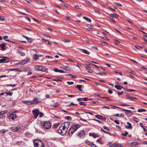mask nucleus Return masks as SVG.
Masks as SVG:
<instances>
[{
    "label": "nucleus",
    "instance_id": "nucleus-18",
    "mask_svg": "<svg viewBox=\"0 0 147 147\" xmlns=\"http://www.w3.org/2000/svg\"><path fill=\"white\" fill-rule=\"evenodd\" d=\"M23 103L27 104L28 105H32V102L31 101H27V100H23L22 101Z\"/></svg>",
    "mask_w": 147,
    "mask_h": 147
},
{
    "label": "nucleus",
    "instance_id": "nucleus-25",
    "mask_svg": "<svg viewBox=\"0 0 147 147\" xmlns=\"http://www.w3.org/2000/svg\"><path fill=\"white\" fill-rule=\"evenodd\" d=\"M82 52L83 53H84L86 54L89 55L90 53V52H89V51H87V50H86L85 49H82Z\"/></svg>",
    "mask_w": 147,
    "mask_h": 147
},
{
    "label": "nucleus",
    "instance_id": "nucleus-29",
    "mask_svg": "<svg viewBox=\"0 0 147 147\" xmlns=\"http://www.w3.org/2000/svg\"><path fill=\"white\" fill-rule=\"evenodd\" d=\"M110 17H114L117 18L118 17V16L117 14H111Z\"/></svg>",
    "mask_w": 147,
    "mask_h": 147
},
{
    "label": "nucleus",
    "instance_id": "nucleus-39",
    "mask_svg": "<svg viewBox=\"0 0 147 147\" xmlns=\"http://www.w3.org/2000/svg\"><path fill=\"white\" fill-rule=\"evenodd\" d=\"M7 130L5 129H3L0 130V132L2 133L3 134H4L6 132Z\"/></svg>",
    "mask_w": 147,
    "mask_h": 147
},
{
    "label": "nucleus",
    "instance_id": "nucleus-56",
    "mask_svg": "<svg viewBox=\"0 0 147 147\" xmlns=\"http://www.w3.org/2000/svg\"><path fill=\"white\" fill-rule=\"evenodd\" d=\"M11 2L12 3V4H14V5H16L17 3L15 1H13V0L11 1Z\"/></svg>",
    "mask_w": 147,
    "mask_h": 147
},
{
    "label": "nucleus",
    "instance_id": "nucleus-54",
    "mask_svg": "<svg viewBox=\"0 0 147 147\" xmlns=\"http://www.w3.org/2000/svg\"><path fill=\"white\" fill-rule=\"evenodd\" d=\"M46 58H48V59H51V58H53V57L50 56H48V55H47L46 56Z\"/></svg>",
    "mask_w": 147,
    "mask_h": 147
},
{
    "label": "nucleus",
    "instance_id": "nucleus-32",
    "mask_svg": "<svg viewBox=\"0 0 147 147\" xmlns=\"http://www.w3.org/2000/svg\"><path fill=\"white\" fill-rule=\"evenodd\" d=\"M83 18L84 19L86 20L87 21H88L89 22H91V20L89 18L84 16L83 17Z\"/></svg>",
    "mask_w": 147,
    "mask_h": 147
},
{
    "label": "nucleus",
    "instance_id": "nucleus-17",
    "mask_svg": "<svg viewBox=\"0 0 147 147\" xmlns=\"http://www.w3.org/2000/svg\"><path fill=\"white\" fill-rule=\"evenodd\" d=\"M0 46L1 48V50L2 51H4L6 49V48H5V44L2 43L0 45Z\"/></svg>",
    "mask_w": 147,
    "mask_h": 147
},
{
    "label": "nucleus",
    "instance_id": "nucleus-12",
    "mask_svg": "<svg viewBox=\"0 0 147 147\" xmlns=\"http://www.w3.org/2000/svg\"><path fill=\"white\" fill-rule=\"evenodd\" d=\"M32 112L33 113L34 117L35 119L36 118L39 114L38 110L37 109L33 110L32 111Z\"/></svg>",
    "mask_w": 147,
    "mask_h": 147
},
{
    "label": "nucleus",
    "instance_id": "nucleus-63",
    "mask_svg": "<svg viewBox=\"0 0 147 147\" xmlns=\"http://www.w3.org/2000/svg\"><path fill=\"white\" fill-rule=\"evenodd\" d=\"M5 113V111H3L1 112H0V115H3Z\"/></svg>",
    "mask_w": 147,
    "mask_h": 147
},
{
    "label": "nucleus",
    "instance_id": "nucleus-47",
    "mask_svg": "<svg viewBox=\"0 0 147 147\" xmlns=\"http://www.w3.org/2000/svg\"><path fill=\"white\" fill-rule=\"evenodd\" d=\"M59 105V104L58 103H56L55 104H54L53 105V106L54 107H57Z\"/></svg>",
    "mask_w": 147,
    "mask_h": 147
},
{
    "label": "nucleus",
    "instance_id": "nucleus-43",
    "mask_svg": "<svg viewBox=\"0 0 147 147\" xmlns=\"http://www.w3.org/2000/svg\"><path fill=\"white\" fill-rule=\"evenodd\" d=\"M16 86V84H7V86L8 87L9 86H12L13 87H14Z\"/></svg>",
    "mask_w": 147,
    "mask_h": 147
},
{
    "label": "nucleus",
    "instance_id": "nucleus-13",
    "mask_svg": "<svg viewBox=\"0 0 147 147\" xmlns=\"http://www.w3.org/2000/svg\"><path fill=\"white\" fill-rule=\"evenodd\" d=\"M121 145L119 144H111L109 147H121Z\"/></svg>",
    "mask_w": 147,
    "mask_h": 147
},
{
    "label": "nucleus",
    "instance_id": "nucleus-59",
    "mask_svg": "<svg viewBox=\"0 0 147 147\" xmlns=\"http://www.w3.org/2000/svg\"><path fill=\"white\" fill-rule=\"evenodd\" d=\"M114 121L115 123H116L117 124H119V121H117V120H114Z\"/></svg>",
    "mask_w": 147,
    "mask_h": 147
},
{
    "label": "nucleus",
    "instance_id": "nucleus-55",
    "mask_svg": "<svg viewBox=\"0 0 147 147\" xmlns=\"http://www.w3.org/2000/svg\"><path fill=\"white\" fill-rule=\"evenodd\" d=\"M111 106H112V107H111V109H115V108H119V109L120 108H119V107H118L116 106H112V105H111Z\"/></svg>",
    "mask_w": 147,
    "mask_h": 147
},
{
    "label": "nucleus",
    "instance_id": "nucleus-33",
    "mask_svg": "<svg viewBox=\"0 0 147 147\" xmlns=\"http://www.w3.org/2000/svg\"><path fill=\"white\" fill-rule=\"evenodd\" d=\"M76 87L79 89L80 91H82V90L81 89L82 85H77Z\"/></svg>",
    "mask_w": 147,
    "mask_h": 147
},
{
    "label": "nucleus",
    "instance_id": "nucleus-48",
    "mask_svg": "<svg viewBox=\"0 0 147 147\" xmlns=\"http://www.w3.org/2000/svg\"><path fill=\"white\" fill-rule=\"evenodd\" d=\"M110 18L111 19L112 21L114 23L115 22V20L113 19V18L112 17H110Z\"/></svg>",
    "mask_w": 147,
    "mask_h": 147
},
{
    "label": "nucleus",
    "instance_id": "nucleus-3",
    "mask_svg": "<svg viewBox=\"0 0 147 147\" xmlns=\"http://www.w3.org/2000/svg\"><path fill=\"white\" fill-rule=\"evenodd\" d=\"M41 127L46 129H49L51 126V123L48 121H43L41 122Z\"/></svg>",
    "mask_w": 147,
    "mask_h": 147
},
{
    "label": "nucleus",
    "instance_id": "nucleus-10",
    "mask_svg": "<svg viewBox=\"0 0 147 147\" xmlns=\"http://www.w3.org/2000/svg\"><path fill=\"white\" fill-rule=\"evenodd\" d=\"M85 135V132L83 130H81L80 132H78L76 136L78 137H80L83 136Z\"/></svg>",
    "mask_w": 147,
    "mask_h": 147
},
{
    "label": "nucleus",
    "instance_id": "nucleus-8",
    "mask_svg": "<svg viewBox=\"0 0 147 147\" xmlns=\"http://www.w3.org/2000/svg\"><path fill=\"white\" fill-rule=\"evenodd\" d=\"M2 58V59H0V63L8 62L10 61V59L7 57H3Z\"/></svg>",
    "mask_w": 147,
    "mask_h": 147
},
{
    "label": "nucleus",
    "instance_id": "nucleus-46",
    "mask_svg": "<svg viewBox=\"0 0 147 147\" xmlns=\"http://www.w3.org/2000/svg\"><path fill=\"white\" fill-rule=\"evenodd\" d=\"M93 50L96 51H97L98 50V49L95 47H93L92 48Z\"/></svg>",
    "mask_w": 147,
    "mask_h": 147
},
{
    "label": "nucleus",
    "instance_id": "nucleus-30",
    "mask_svg": "<svg viewBox=\"0 0 147 147\" xmlns=\"http://www.w3.org/2000/svg\"><path fill=\"white\" fill-rule=\"evenodd\" d=\"M115 87L118 90H121V87L120 85H115Z\"/></svg>",
    "mask_w": 147,
    "mask_h": 147
},
{
    "label": "nucleus",
    "instance_id": "nucleus-41",
    "mask_svg": "<svg viewBox=\"0 0 147 147\" xmlns=\"http://www.w3.org/2000/svg\"><path fill=\"white\" fill-rule=\"evenodd\" d=\"M96 74H99V75H102L103 74L106 75V74L105 73L103 72H99V73H96Z\"/></svg>",
    "mask_w": 147,
    "mask_h": 147
},
{
    "label": "nucleus",
    "instance_id": "nucleus-44",
    "mask_svg": "<svg viewBox=\"0 0 147 147\" xmlns=\"http://www.w3.org/2000/svg\"><path fill=\"white\" fill-rule=\"evenodd\" d=\"M10 70L11 71H19L20 70L19 69H16V68L11 69H10Z\"/></svg>",
    "mask_w": 147,
    "mask_h": 147
},
{
    "label": "nucleus",
    "instance_id": "nucleus-22",
    "mask_svg": "<svg viewBox=\"0 0 147 147\" xmlns=\"http://www.w3.org/2000/svg\"><path fill=\"white\" fill-rule=\"evenodd\" d=\"M126 95L128 97V98H129L132 100H134V99H136V98L135 97H134L131 96L129 94H126Z\"/></svg>",
    "mask_w": 147,
    "mask_h": 147
},
{
    "label": "nucleus",
    "instance_id": "nucleus-4",
    "mask_svg": "<svg viewBox=\"0 0 147 147\" xmlns=\"http://www.w3.org/2000/svg\"><path fill=\"white\" fill-rule=\"evenodd\" d=\"M34 147H45L43 143L41 140H35L34 142Z\"/></svg>",
    "mask_w": 147,
    "mask_h": 147
},
{
    "label": "nucleus",
    "instance_id": "nucleus-21",
    "mask_svg": "<svg viewBox=\"0 0 147 147\" xmlns=\"http://www.w3.org/2000/svg\"><path fill=\"white\" fill-rule=\"evenodd\" d=\"M96 142L101 144H103L104 143L103 141L101 138H100L98 139L97 140H96Z\"/></svg>",
    "mask_w": 147,
    "mask_h": 147
},
{
    "label": "nucleus",
    "instance_id": "nucleus-62",
    "mask_svg": "<svg viewBox=\"0 0 147 147\" xmlns=\"http://www.w3.org/2000/svg\"><path fill=\"white\" fill-rule=\"evenodd\" d=\"M25 18L27 20H28V21H29V22H31V20H30V18H29L28 17H25Z\"/></svg>",
    "mask_w": 147,
    "mask_h": 147
},
{
    "label": "nucleus",
    "instance_id": "nucleus-14",
    "mask_svg": "<svg viewBox=\"0 0 147 147\" xmlns=\"http://www.w3.org/2000/svg\"><path fill=\"white\" fill-rule=\"evenodd\" d=\"M89 135L90 136H92L94 138H96L99 137L98 134L94 133H89Z\"/></svg>",
    "mask_w": 147,
    "mask_h": 147
},
{
    "label": "nucleus",
    "instance_id": "nucleus-20",
    "mask_svg": "<svg viewBox=\"0 0 147 147\" xmlns=\"http://www.w3.org/2000/svg\"><path fill=\"white\" fill-rule=\"evenodd\" d=\"M63 69L67 71H70L71 69V68L69 66H64Z\"/></svg>",
    "mask_w": 147,
    "mask_h": 147
},
{
    "label": "nucleus",
    "instance_id": "nucleus-52",
    "mask_svg": "<svg viewBox=\"0 0 147 147\" xmlns=\"http://www.w3.org/2000/svg\"><path fill=\"white\" fill-rule=\"evenodd\" d=\"M28 41L29 42H31L32 41V40L31 38H29L28 39Z\"/></svg>",
    "mask_w": 147,
    "mask_h": 147
},
{
    "label": "nucleus",
    "instance_id": "nucleus-15",
    "mask_svg": "<svg viewBox=\"0 0 147 147\" xmlns=\"http://www.w3.org/2000/svg\"><path fill=\"white\" fill-rule=\"evenodd\" d=\"M127 124L129 125H126L125 126V128L128 129H132L133 127L131 125V124L129 122H127Z\"/></svg>",
    "mask_w": 147,
    "mask_h": 147
},
{
    "label": "nucleus",
    "instance_id": "nucleus-5",
    "mask_svg": "<svg viewBox=\"0 0 147 147\" xmlns=\"http://www.w3.org/2000/svg\"><path fill=\"white\" fill-rule=\"evenodd\" d=\"M11 130L14 132H20L22 130V129L20 126L17 127L13 126L10 127Z\"/></svg>",
    "mask_w": 147,
    "mask_h": 147
},
{
    "label": "nucleus",
    "instance_id": "nucleus-24",
    "mask_svg": "<svg viewBox=\"0 0 147 147\" xmlns=\"http://www.w3.org/2000/svg\"><path fill=\"white\" fill-rule=\"evenodd\" d=\"M53 80L54 81H55L56 82L58 81H60L62 82V78H57L55 79H53Z\"/></svg>",
    "mask_w": 147,
    "mask_h": 147
},
{
    "label": "nucleus",
    "instance_id": "nucleus-40",
    "mask_svg": "<svg viewBox=\"0 0 147 147\" xmlns=\"http://www.w3.org/2000/svg\"><path fill=\"white\" fill-rule=\"evenodd\" d=\"M128 133L127 132L125 131V133H122L121 134V135L126 136L128 134Z\"/></svg>",
    "mask_w": 147,
    "mask_h": 147
},
{
    "label": "nucleus",
    "instance_id": "nucleus-9",
    "mask_svg": "<svg viewBox=\"0 0 147 147\" xmlns=\"http://www.w3.org/2000/svg\"><path fill=\"white\" fill-rule=\"evenodd\" d=\"M39 98H36V97L34 98L33 100L31 101L32 105L36 103H40L41 102V100H39Z\"/></svg>",
    "mask_w": 147,
    "mask_h": 147
},
{
    "label": "nucleus",
    "instance_id": "nucleus-60",
    "mask_svg": "<svg viewBox=\"0 0 147 147\" xmlns=\"http://www.w3.org/2000/svg\"><path fill=\"white\" fill-rule=\"evenodd\" d=\"M43 115V113L42 112H40L39 114V116L40 117H42Z\"/></svg>",
    "mask_w": 147,
    "mask_h": 147
},
{
    "label": "nucleus",
    "instance_id": "nucleus-19",
    "mask_svg": "<svg viewBox=\"0 0 147 147\" xmlns=\"http://www.w3.org/2000/svg\"><path fill=\"white\" fill-rule=\"evenodd\" d=\"M41 56V55H38L36 54H34L33 55V58L35 59L36 60L38 59V57H40Z\"/></svg>",
    "mask_w": 147,
    "mask_h": 147
},
{
    "label": "nucleus",
    "instance_id": "nucleus-61",
    "mask_svg": "<svg viewBox=\"0 0 147 147\" xmlns=\"http://www.w3.org/2000/svg\"><path fill=\"white\" fill-rule=\"evenodd\" d=\"M33 20L35 21H36V22H38V23H40V22L39 21H38V20L36 18H33Z\"/></svg>",
    "mask_w": 147,
    "mask_h": 147
},
{
    "label": "nucleus",
    "instance_id": "nucleus-31",
    "mask_svg": "<svg viewBox=\"0 0 147 147\" xmlns=\"http://www.w3.org/2000/svg\"><path fill=\"white\" fill-rule=\"evenodd\" d=\"M100 130L102 131L104 133H105V134H109V135H111V133L108 132H107L106 131H105L103 129H100Z\"/></svg>",
    "mask_w": 147,
    "mask_h": 147
},
{
    "label": "nucleus",
    "instance_id": "nucleus-7",
    "mask_svg": "<svg viewBox=\"0 0 147 147\" xmlns=\"http://www.w3.org/2000/svg\"><path fill=\"white\" fill-rule=\"evenodd\" d=\"M15 112L12 113L11 114H10L8 116V118L9 119V120L10 121H13L14 119H16L17 115H16L14 113Z\"/></svg>",
    "mask_w": 147,
    "mask_h": 147
},
{
    "label": "nucleus",
    "instance_id": "nucleus-57",
    "mask_svg": "<svg viewBox=\"0 0 147 147\" xmlns=\"http://www.w3.org/2000/svg\"><path fill=\"white\" fill-rule=\"evenodd\" d=\"M103 127L105 129L107 130L108 131H109V128L105 126H103Z\"/></svg>",
    "mask_w": 147,
    "mask_h": 147
},
{
    "label": "nucleus",
    "instance_id": "nucleus-11",
    "mask_svg": "<svg viewBox=\"0 0 147 147\" xmlns=\"http://www.w3.org/2000/svg\"><path fill=\"white\" fill-rule=\"evenodd\" d=\"M121 109L123 111H126L125 113L126 114L128 115V116L132 115L133 114V113L131 112V111L122 109Z\"/></svg>",
    "mask_w": 147,
    "mask_h": 147
},
{
    "label": "nucleus",
    "instance_id": "nucleus-49",
    "mask_svg": "<svg viewBox=\"0 0 147 147\" xmlns=\"http://www.w3.org/2000/svg\"><path fill=\"white\" fill-rule=\"evenodd\" d=\"M86 3L89 5H91L92 4L90 2L88 1H86Z\"/></svg>",
    "mask_w": 147,
    "mask_h": 147
},
{
    "label": "nucleus",
    "instance_id": "nucleus-34",
    "mask_svg": "<svg viewBox=\"0 0 147 147\" xmlns=\"http://www.w3.org/2000/svg\"><path fill=\"white\" fill-rule=\"evenodd\" d=\"M68 75H69V76H70L71 77V78H75L77 77V76H76L73 75V74H68Z\"/></svg>",
    "mask_w": 147,
    "mask_h": 147
},
{
    "label": "nucleus",
    "instance_id": "nucleus-36",
    "mask_svg": "<svg viewBox=\"0 0 147 147\" xmlns=\"http://www.w3.org/2000/svg\"><path fill=\"white\" fill-rule=\"evenodd\" d=\"M79 104L81 105H83L84 106H85L86 105V104L84 103V102H79Z\"/></svg>",
    "mask_w": 147,
    "mask_h": 147
},
{
    "label": "nucleus",
    "instance_id": "nucleus-51",
    "mask_svg": "<svg viewBox=\"0 0 147 147\" xmlns=\"http://www.w3.org/2000/svg\"><path fill=\"white\" fill-rule=\"evenodd\" d=\"M115 4L119 7H121L122 6V5L119 3H115Z\"/></svg>",
    "mask_w": 147,
    "mask_h": 147
},
{
    "label": "nucleus",
    "instance_id": "nucleus-27",
    "mask_svg": "<svg viewBox=\"0 0 147 147\" xmlns=\"http://www.w3.org/2000/svg\"><path fill=\"white\" fill-rule=\"evenodd\" d=\"M127 72L130 73L131 74H133L134 75H136V73L134 71H132L130 69H128L127 70Z\"/></svg>",
    "mask_w": 147,
    "mask_h": 147
},
{
    "label": "nucleus",
    "instance_id": "nucleus-16",
    "mask_svg": "<svg viewBox=\"0 0 147 147\" xmlns=\"http://www.w3.org/2000/svg\"><path fill=\"white\" fill-rule=\"evenodd\" d=\"M85 143L87 145L90 146H92L93 144L92 142H91L88 140H86L85 141Z\"/></svg>",
    "mask_w": 147,
    "mask_h": 147
},
{
    "label": "nucleus",
    "instance_id": "nucleus-50",
    "mask_svg": "<svg viewBox=\"0 0 147 147\" xmlns=\"http://www.w3.org/2000/svg\"><path fill=\"white\" fill-rule=\"evenodd\" d=\"M5 19L3 16H0V21H3Z\"/></svg>",
    "mask_w": 147,
    "mask_h": 147
},
{
    "label": "nucleus",
    "instance_id": "nucleus-2",
    "mask_svg": "<svg viewBox=\"0 0 147 147\" xmlns=\"http://www.w3.org/2000/svg\"><path fill=\"white\" fill-rule=\"evenodd\" d=\"M80 126L79 124H74L71 126L69 129L68 134L69 136H71L73 133L80 127Z\"/></svg>",
    "mask_w": 147,
    "mask_h": 147
},
{
    "label": "nucleus",
    "instance_id": "nucleus-35",
    "mask_svg": "<svg viewBox=\"0 0 147 147\" xmlns=\"http://www.w3.org/2000/svg\"><path fill=\"white\" fill-rule=\"evenodd\" d=\"M102 98H105V99H107V100H109V101H112V99H109V97H101Z\"/></svg>",
    "mask_w": 147,
    "mask_h": 147
},
{
    "label": "nucleus",
    "instance_id": "nucleus-26",
    "mask_svg": "<svg viewBox=\"0 0 147 147\" xmlns=\"http://www.w3.org/2000/svg\"><path fill=\"white\" fill-rule=\"evenodd\" d=\"M138 143L137 142H132L131 143V145L133 146H136L138 145Z\"/></svg>",
    "mask_w": 147,
    "mask_h": 147
},
{
    "label": "nucleus",
    "instance_id": "nucleus-23",
    "mask_svg": "<svg viewBox=\"0 0 147 147\" xmlns=\"http://www.w3.org/2000/svg\"><path fill=\"white\" fill-rule=\"evenodd\" d=\"M27 62V61L26 60H24L23 61H22L20 63H17L18 64H20L21 65H23L25 64Z\"/></svg>",
    "mask_w": 147,
    "mask_h": 147
},
{
    "label": "nucleus",
    "instance_id": "nucleus-58",
    "mask_svg": "<svg viewBox=\"0 0 147 147\" xmlns=\"http://www.w3.org/2000/svg\"><path fill=\"white\" fill-rule=\"evenodd\" d=\"M108 92L110 94H112L113 93V91L111 90H108Z\"/></svg>",
    "mask_w": 147,
    "mask_h": 147
},
{
    "label": "nucleus",
    "instance_id": "nucleus-28",
    "mask_svg": "<svg viewBox=\"0 0 147 147\" xmlns=\"http://www.w3.org/2000/svg\"><path fill=\"white\" fill-rule=\"evenodd\" d=\"M146 111V110L145 109H138V111L139 112H145Z\"/></svg>",
    "mask_w": 147,
    "mask_h": 147
},
{
    "label": "nucleus",
    "instance_id": "nucleus-64",
    "mask_svg": "<svg viewBox=\"0 0 147 147\" xmlns=\"http://www.w3.org/2000/svg\"><path fill=\"white\" fill-rule=\"evenodd\" d=\"M123 92L122 91L121 92H118L117 94L119 95H121L123 94Z\"/></svg>",
    "mask_w": 147,
    "mask_h": 147
},
{
    "label": "nucleus",
    "instance_id": "nucleus-42",
    "mask_svg": "<svg viewBox=\"0 0 147 147\" xmlns=\"http://www.w3.org/2000/svg\"><path fill=\"white\" fill-rule=\"evenodd\" d=\"M67 84H69V85H72V84H74V82H69V81L67 82Z\"/></svg>",
    "mask_w": 147,
    "mask_h": 147
},
{
    "label": "nucleus",
    "instance_id": "nucleus-45",
    "mask_svg": "<svg viewBox=\"0 0 147 147\" xmlns=\"http://www.w3.org/2000/svg\"><path fill=\"white\" fill-rule=\"evenodd\" d=\"M94 11L95 12V13H98L99 15H100L101 14L100 12L98 10H94Z\"/></svg>",
    "mask_w": 147,
    "mask_h": 147
},
{
    "label": "nucleus",
    "instance_id": "nucleus-38",
    "mask_svg": "<svg viewBox=\"0 0 147 147\" xmlns=\"http://www.w3.org/2000/svg\"><path fill=\"white\" fill-rule=\"evenodd\" d=\"M95 116L98 119H101L102 117V116L100 115H95Z\"/></svg>",
    "mask_w": 147,
    "mask_h": 147
},
{
    "label": "nucleus",
    "instance_id": "nucleus-6",
    "mask_svg": "<svg viewBox=\"0 0 147 147\" xmlns=\"http://www.w3.org/2000/svg\"><path fill=\"white\" fill-rule=\"evenodd\" d=\"M34 69L36 71H45L46 69V68L44 67L38 65L35 66Z\"/></svg>",
    "mask_w": 147,
    "mask_h": 147
},
{
    "label": "nucleus",
    "instance_id": "nucleus-1",
    "mask_svg": "<svg viewBox=\"0 0 147 147\" xmlns=\"http://www.w3.org/2000/svg\"><path fill=\"white\" fill-rule=\"evenodd\" d=\"M70 124L69 122H66L61 124L58 130V133L62 135L65 134Z\"/></svg>",
    "mask_w": 147,
    "mask_h": 147
},
{
    "label": "nucleus",
    "instance_id": "nucleus-53",
    "mask_svg": "<svg viewBox=\"0 0 147 147\" xmlns=\"http://www.w3.org/2000/svg\"><path fill=\"white\" fill-rule=\"evenodd\" d=\"M126 89L128 91L132 92V91H136V90H133V89H128L127 88H126Z\"/></svg>",
    "mask_w": 147,
    "mask_h": 147
},
{
    "label": "nucleus",
    "instance_id": "nucleus-37",
    "mask_svg": "<svg viewBox=\"0 0 147 147\" xmlns=\"http://www.w3.org/2000/svg\"><path fill=\"white\" fill-rule=\"evenodd\" d=\"M5 94H6L7 95H9L10 96H11L12 95L13 93L10 92H5Z\"/></svg>",
    "mask_w": 147,
    "mask_h": 147
}]
</instances>
